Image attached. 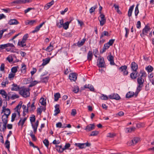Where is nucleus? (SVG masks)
I'll return each instance as SVG.
<instances>
[{
	"label": "nucleus",
	"instance_id": "c85d7f7f",
	"mask_svg": "<svg viewBox=\"0 0 154 154\" xmlns=\"http://www.w3.org/2000/svg\"><path fill=\"white\" fill-rule=\"evenodd\" d=\"M40 102L41 104L43 106H45L46 104V100L43 97L41 98L40 100Z\"/></svg>",
	"mask_w": 154,
	"mask_h": 154
},
{
	"label": "nucleus",
	"instance_id": "f03ea898",
	"mask_svg": "<svg viewBox=\"0 0 154 154\" xmlns=\"http://www.w3.org/2000/svg\"><path fill=\"white\" fill-rule=\"evenodd\" d=\"M140 74H141V75L140 76H139L137 78V83L138 84L143 85L144 82V80L143 78L146 77V73L144 71L141 70L140 72Z\"/></svg>",
	"mask_w": 154,
	"mask_h": 154
},
{
	"label": "nucleus",
	"instance_id": "7c9ffc66",
	"mask_svg": "<svg viewBox=\"0 0 154 154\" xmlns=\"http://www.w3.org/2000/svg\"><path fill=\"white\" fill-rule=\"evenodd\" d=\"M60 94L59 93H56L54 95V100L55 101H57L59 98L60 97Z\"/></svg>",
	"mask_w": 154,
	"mask_h": 154
},
{
	"label": "nucleus",
	"instance_id": "ea45409f",
	"mask_svg": "<svg viewBox=\"0 0 154 154\" xmlns=\"http://www.w3.org/2000/svg\"><path fill=\"white\" fill-rule=\"evenodd\" d=\"M49 79V77L48 76L43 78L42 79L41 82L43 83H46L48 81Z\"/></svg>",
	"mask_w": 154,
	"mask_h": 154
},
{
	"label": "nucleus",
	"instance_id": "de8ad7c7",
	"mask_svg": "<svg viewBox=\"0 0 154 154\" xmlns=\"http://www.w3.org/2000/svg\"><path fill=\"white\" fill-rule=\"evenodd\" d=\"M16 114L15 113H12V115L11 119V121L12 122H13L14 121L15 119V117H16Z\"/></svg>",
	"mask_w": 154,
	"mask_h": 154
},
{
	"label": "nucleus",
	"instance_id": "c9c22d12",
	"mask_svg": "<svg viewBox=\"0 0 154 154\" xmlns=\"http://www.w3.org/2000/svg\"><path fill=\"white\" fill-rule=\"evenodd\" d=\"M30 135L32 137V140L34 141H36L37 140L36 138L35 137L34 134H33V132L32 131H31L30 134Z\"/></svg>",
	"mask_w": 154,
	"mask_h": 154
},
{
	"label": "nucleus",
	"instance_id": "bf43d9fd",
	"mask_svg": "<svg viewBox=\"0 0 154 154\" xmlns=\"http://www.w3.org/2000/svg\"><path fill=\"white\" fill-rule=\"evenodd\" d=\"M19 96L17 94L13 95L11 98L12 100H14L16 98H18Z\"/></svg>",
	"mask_w": 154,
	"mask_h": 154
},
{
	"label": "nucleus",
	"instance_id": "09e8293b",
	"mask_svg": "<svg viewBox=\"0 0 154 154\" xmlns=\"http://www.w3.org/2000/svg\"><path fill=\"white\" fill-rule=\"evenodd\" d=\"M6 46V48L8 47H11V48H13L14 47V46L12 43H8L6 44H5Z\"/></svg>",
	"mask_w": 154,
	"mask_h": 154
},
{
	"label": "nucleus",
	"instance_id": "774afa93",
	"mask_svg": "<svg viewBox=\"0 0 154 154\" xmlns=\"http://www.w3.org/2000/svg\"><path fill=\"white\" fill-rule=\"evenodd\" d=\"M5 69V64L4 63H2L1 64L0 67V70L1 71H3Z\"/></svg>",
	"mask_w": 154,
	"mask_h": 154
},
{
	"label": "nucleus",
	"instance_id": "f257e3e1",
	"mask_svg": "<svg viewBox=\"0 0 154 154\" xmlns=\"http://www.w3.org/2000/svg\"><path fill=\"white\" fill-rule=\"evenodd\" d=\"M19 94L23 97L26 98L29 96V89L26 88L24 87H20V89L19 91Z\"/></svg>",
	"mask_w": 154,
	"mask_h": 154
},
{
	"label": "nucleus",
	"instance_id": "cd10ccee",
	"mask_svg": "<svg viewBox=\"0 0 154 154\" xmlns=\"http://www.w3.org/2000/svg\"><path fill=\"white\" fill-rule=\"evenodd\" d=\"M110 35V34L108 33L107 31H104L102 33L100 37V38H101L104 36H108Z\"/></svg>",
	"mask_w": 154,
	"mask_h": 154
},
{
	"label": "nucleus",
	"instance_id": "9d476101",
	"mask_svg": "<svg viewBox=\"0 0 154 154\" xmlns=\"http://www.w3.org/2000/svg\"><path fill=\"white\" fill-rule=\"evenodd\" d=\"M12 87L11 88L12 91H19L20 89V87L19 85H18L17 84L13 83L12 85Z\"/></svg>",
	"mask_w": 154,
	"mask_h": 154
},
{
	"label": "nucleus",
	"instance_id": "6e6d98bb",
	"mask_svg": "<svg viewBox=\"0 0 154 154\" xmlns=\"http://www.w3.org/2000/svg\"><path fill=\"white\" fill-rule=\"evenodd\" d=\"M115 39H111L109 40V42L107 43L110 46L112 45L113 44Z\"/></svg>",
	"mask_w": 154,
	"mask_h": 154
},
{
	"label": "nucleus",
	"instance_id": "f704fd0d",
	"mask_svg": "<svg viewBox=\"0 0 154 154\" xmlns=\"http://www.w3.org/2000/svg\"><path fill=\"white\" fill-rule=\"evenodd\" d=\"M35 102H33L30 106V108L29 110L30 112L33 111L35 109V106L34 105Z\"/></svg>",
	"mask_w": 154,
	"mask_h": 154
},
{
	"label": "nucleus",
	"instance_id": "052dcab7",
	"mask_svg": "<svg viewBox=\"0 0 154 154\" xmlns=\"http://www.w3.org/2000/svg\"><path fill=\"white\" fill-rule=\"evenodd\" d=\"M40 29V28L38 26H37L35 28V29L32 31V32L33 33H34L35 32H37Z\"/></svg>",
	"mask_w": 154,
	"mask_h": 154
},
{
	"label": "nucleus",
	"instance_id": "5701e85b",
	"mask_svg": "<svg viewBox=\"0 0 154 154\" xmlns=\"http://www.w3.org/2000/svg\"><path fill=\"white\" fill-rule=\"evenodd\" d=\"M134 7V5H133L131 6L129 8L128 12V16L129 17L131 16L132 15V13Z\"/></svg>",
	"mask_w": 154,
	"mask_h": 154
},
{
	"label": "nucleus",
	"instance_id": "680f3d73",
	"mask_svg": "<svg viewBox=\"0 0 154 154\" xmlns=\"http://www.w3.org/2000/svg\"><path fill=\"white\" fill-rule=\"evenodd\" d=\"M56 127L57 128H64V127H62V124L60 122H59L57 123L56 124Z\"/></svg>",
	"mask_w": 154,
	"mask_h": 154
},
{
	"label": "nucleus",
	"instance_id": "aec40b11",
	"mask_svg": "<svg viewBox=\"0 0 154 154\" xmlns=\"http://www.w3.org/2000/svg\"><path fill=\"white\" fill-rule=\"evenodd\" d=\"M0 94L4 98L7 99V94L6 92L4 90H0Z\"/></svg>",
	"mask_w": 154,
	"mask_h": 154
},
{
	"label": "nucleus",
	"instance_id": "20e7f679",
	"mask_svg": "<svg viewBox=\"0 0 154 154\" xmlns=\"http://www.w3.org/2000/svg\"><path fill=\"white\" fill-rule=\"evenodd\" d=\"M151 29L149 26L146 25L145 26L144 28L142 30V32L140 34V35L142 37H143L145 35H146L148 32Z\"/></svg>",
	"mask_w": 154,
	"mask_h": 154
},
{
	"label": "nucleus",
	"instance_id": "49530a36",
	"mask_svg": "<svg viewBox=\"0 0 154 154\" xmlns=\"http://www.w3.org/2000/svg\"><path fill=\"white\" fill-rule=\"evenodd\" d=\"M32 116L30 117V120L31 123L35 122V115H32Z\"/></svg>",
	"mask_w": 154,
	"mask_h": 154
},
{
	"label": "nucleus",
	"instance_id": "4be33fe9",
	"mask_svg": "<svg viewBox=\"0 0 154 154\" xmlns=\"http://www.w3.org/2000/svg\"><path fill=\"white\" fill-rule=\"evenodd\" d=\"M50 60L49 58H45L43 60V63L42 64V66H45L49 63Z\"/></svg>",
	"mask_w": 154,
	"mask_h": 154
},
{
	"label": "nucleus",
	"instance_id": "4468645a",
	"mask_svg": "<svg viewBox=\"0 0 154 154\" xmlns=\"http://www.w3.org/2000/svg\"><path fill=\"white\" fill-rule=\"evenodd\" d=\"M19 23L18 21L16 19H11L8 22V24L11 25H17Z\"/></svg>",
	"mask_w": 154,
	"mask_h": 154
},
{
	"label": "nucleus",
	"instance_id": "0eeeda50",
	"mask_svg": "<svg viewBox=\"0 0 154 154\" xmlns=\"http://www.w3.org/2000/svg\"><path fill=\"white\" fill-rule=\"evenodd\" d=\"M95 128L94 124H90L88 125L85 128L87 132H89L94 130Z\"/></svg>",
	"mask_w": 154,
	"mask_h": 154
},
{
	"label": "nucleus",
	"instance_id": "393cba45",
	"mask_svg": "<svg viewBox=\"0 0 154 154\" xmlns=\"http://www.w3.org/2000/svg\"><path fill=\"white\" fill-rule=\"evenodd\" d=\"M134 95V92H128L126 95V97L127 98H130L133 97Z\"/></svg>",
	"mask_w": 154,
	"mask_h": 154
},
{
	"label": "nucleus",
	"instance_id": "1a4fd4ad",
	"mask_svg": "<svg viewBox=\"0 0 154 154\" xmlns=\"http://www.w3.org/2000/svg\"><path fill=\"white\" fill-rule=\"evenodd\" d=\"M138 72L137 71H134L131 73L130 75V77L132 80L136 79L138 76Z\"/></svg>",
	"mask_w": 154,
	"mask_h": 154
},
{
	"label": "nucleus",
	"instance_id": "bb28decb",
	"mask_svg": "<svg viewBox=\"0 0 154 154\" xmlns=\"http://www.w3.org/2000/svg\"><path fill=\"white\" fill-rule=\"evenodd\" d=\"M24 0H17L13 1L12 3L16 4H24Z\"/></svg>",
	"mask_w": 154,
	"mask_h": 154
},
{
	"label": "nucleus",
	"instance_id": "2eb2a0df",
	"mask_svg": "<svg viewBox=\"0 0 154 154\" xmlns=\"http://www.w3.org/2000/svg\"><path fill=\"white\" fill-rule=\"evenodd\" d=\"M107 59L110 61V63L111 65H114L115 64L113 60L114 57L112 55H110L107 57Z\"/></svg>",
	"mask_w": 154,
	"mask_h": 154
},
{
	"label": "nucleus",
	"instance_id": "c756f323",
	"mask_svg": "<svg viewBox=\"0 0 154 154\" xmlns=\"http://www.w3.org/2000/svg\"><path fill=\"white\" fill-rule=\"evenodd\" d=\"M146 70L149 72H152L153 69V67L149 65L146 68Z\"/></svg>",
	"mask_w": 154,
	"mask_h": 154
},
{
	"label": "nucleus",
	"instance_id": "6ab92c4d",
	"mask_svg": "<svg viewBox=\"0 0 154 154\" xmlns=\"http://www.w3.org/2000/svg\"><path fill=\"white\" fill-rule=\"evenodd\" d=\"M75 145L79 148V149H82L85 148V144L84 143H75Z\"/></svg>",
	"mask_w": 154,
	"mask_h": 154
},
{
	"label": "nucleus",
	"instance_id": "7ed1b4c3",
	"mask_svg": "<svg viewBox=\"0 0 154 154\" xmlns=\"http://www.w3.org/2000/svg\"><path fill=\"white\" fill-rule=\"evenodd\" d=\"M105 62L104 58L102 57H100L98 58L97 65L99 68H105Z\"/></svg>",
	"mask_w": 154,
	"mask_h": 154
},
{
	"label": "nucleus",
	"instance_id": "338daca9",
	"mask_svg": "<svg viewBox=\"0 0 154 154\" xmlns=\"http://www.w3.org/2000/svg\"><path fill=\"white\" fill-rule=\"evenodd\" d=\"M42 111V109L40 108H38L37 110V113H39L40 115H41Z\"/></svg>",
	"mask_w": 154,
	"mask_h": 154
},
{
	"label": "nucleus",
	"instance_id": "c03bdc74",
	"mask_svg": "<svg viewBox=\"0 0 154 154\" xmlns=\"http://www.w3.org/2000/svg\"><path fill=\"white\" fill-rule=\"evenodd\" d=\"M17 71V67H13L11 69V72L12 73H15Z\"/></svg>",
	"mask_w": 154,
	"mask_h": 154
},
{
	"label": "nucleus",
	"instance_id": "e433bc0d",
	"mask_svg": "<svg viewBox=\"0 0 154 154\" xmlns=\"http://www.w3.org/2000/svg\"><path fill=\"white\" fill-rule=\"evenodd\" d=\"M133 142L134 145L136 144L140 140V138L138 137H135L133 138L132 140Z\"/></svg>",
	"mask_w": 154,
	"mask_h": 154
},
{
	"label": "nucleus",
	"instance_id": "8fccbe9b",
	"mask_svg": "<svg viewBox=\"0 0 154 154\" xmlns=\"http://www.w3.org/2000/svg\"><path fill=\"white\" fill-rule=\"evenodd\" d=\"M79 88L78 86H76V87H75L72 91L75 93H77L78 92H79Z\"/></svg>",
	"mask_w": 154,
	"mask_h": 154
},
{
	"label": "nucleus",
	"instance_id": "f8f14e48",
	"mask_svg": "<svg viewBox=\"0 0 154 154\" xmlns=\"http://www.w3.org/2000/svg\"><path fill=\"white\" fill-rule=\"evenodd\" d=\"M143 86V85L138 84V86L137 88L136 91L134 94L135 97H137L138 93L141 90Z\"/></svg>",
	"mask_w": 154,
	"mask_h": 154
},
{
	"label": "nucleus",
	"instance_id": "79ce46f5",
	"mask_svg": "<svg viewBox=\"0 0 154 154\" xmlns=\"http://www.w3.org/2000/svg\"><path fill=\"white\" fill-rule=\"evenodd\" d=\"M99 134V132L98 131H95L91 132L90 134V136H96Z\"/></svg>",
	"mask_w": 154,
	"mask_h": 154
},
{
	"label": "nucleus",
	"instance_id": "412c9836",
	"mask_svg": "<svg viewBox=\"0 0 154 154\" xmlns=\"http://www.w3.org/2000/svg\"><path fill=\"white\" fill-rule=\"evenodd\" d=\"M93 57V54L92 51H89L88 54L87 59L90 61L92 60Z\"/></svg>",
	"mask_w": 154,
	"mask_h": 154
},
{
	"label": "nucleus",
	"instance_id": "37998d69",
	"mask_svg": "<svg viewBox=\"0 0 154 154\" xmlns=\"http://www.w3.org/2000/svg\"><path fill=\"white\" fill-rule=\"evenodd\" d=\"M23 103V102L21 101H20L18 105H17L16 106V107H15V109L17 111V109L18 110V109H19H19H20L21 107V106H22V104Z\"/></svg>",
	"mask_w": 154,
	"mask_h": 154
},
{
	"label": "nucleus",
	"instance_id": "69168bd1",
	"mask_svg": "<svg viewBox=\"0 0 154 154\" xmlns=\"http://www.w3.org/2000/svg\"><path fill=\"white\" fill-rule=\"evenodd\" d=\"M28 37V34H26L23 36L22 40L26 42Z\"/></svg>",
	"mask_w": 154,
	"mask_h": 154
},
{
	"label": "nucleus",
	"instance_id": "9b49d317",
	"mask_svg": "<svg viewBox=\"0 0 154 154\" xmlns=\"http://www.w3.org/2000/svg\"><path fill=\"white\" fill-rule=\"evenodd\" d=\"M69 79L71 81H75L77 79V76L75 73H71L69 75Z\"/></svg>",
	"mask_w": 154,
	"mask_h": 154
},
{
	"label": "nucleus",
	"instance_id": "864d4df0",
	"mask_svg": "<svg viewBox=\"0 0 154 154\" xmlns=\"http://www.w3.org/2000/svg\"><path fill=\"white\" fill-rule=\"evenodd\" d=\"M76 114V111L75 109H73L71 113V115L74 116Z\"/></svg>",
	"mask_w": 154,
	"mask_h": 154
},
{
	"label": "nucleus",
	"instance_id": "72a5a7b5",
	"mask_svg": "<svg viewBox=\"0 0 154 154\" xmlns=\"http://www.w3.org/2000/svg\"><path fill=\"white\" fill-rule=\"evenodd\" d=\"M5 147L6 148L8 149V151H9V148H10V142L8 140H6V141L5 142Z\"/></svg>",
	"mask_w": 154,
	"mask_h": 154
},
{
	"label": "nucleus",
	"instance_id": "13d9d810",
	"mask_svg": "<svg viewBox=\"0 0 154 154\" xmlns=\"http://www.w3.org/2000/svg\"><path fill=\"white\" fill-rule=\"evenodd\" d=\"M35 8H28L27 9L25 10L24 11V12L25 14L26 13H27L29 12L31 10H35Z\"/></svg>",
	"mask_w": 154,
	"mask_h": 154
},
{
	"label": "nucleus",
	"instance_id": "473e14b6",
	"mask_svg": "<svg viewBox=\"0 0 154 154\" xmlns=\"http://www.w3.org/2000/svg\"><path fill=\"white\" fill-rule=\"evenodd\" d=\"M15 75V74L13 73H10L9 74L8 78L10 80H12L14 78Z\"/></svg>",
	"mask_w": 154,
	"mask_h": 154
},
{
	"label": "nucleus",
	"instance_id": "f3484780",
	"mask_svg": "<svg viewBox=\"0 0 154 154\" xmlns=\"http://www.w3.org/2000/svg\"><path fill=\"white\" fill-rule=\"evenodd\" d=\"M36 21L34 20H27L25 21V23L26 25L29 24L30 26L32 25L34 23H36Z\"/></svg>",
	"mask_w": 154,
	"mask_h": 154
},
{
	"label": "nucleus",
	"instance_id": "a878e982",
	"mask_svg": "<svg viewBox=\"0 0 154 154\" xmlns=\"http://www.w3.org/2000/svg\"><path fill=\"white\" fill-rule=\"evenodd\" d=\"M71 22V21L69 22L67 21L65 22L62 26L63 28L65 29H67L69 27V24Z\"/></svg>",
	"mask_w": 154,
	"mask_h": 154
},
{
	"label": "nucleus",
	"instance_id": "6e6552de",
	"mask_svg": "<svg viewBox=\"0 0 154 154\" xmlns=\"http://www.w3.org/2000/svg\"><path fill=\"white\" fill-rule=\"evenodd\" d=\"M109 98L111 99L119 100L120 99L119 96L117 94H113L109 96Z\"/></svg>",
	"mask_w": 154,
	"mask_h": 154
},
{
	"label": "nucleus",
	"instance_id": "423d86ee",
	"mask_svg": "<svg viewBox=\"0 0 154 154\" xmlns=\"http://www.w3.org/2000/svg\"><path fill=\"white\" fill-rule=\"evenodd\" d=\"M127 66H121L119 68V70L121 72H123L124 75H127L128 74V72L126 70Z\"/></svg>",
	"mask_w": 154,
	"mask_h": 154
},
{
	"label": "nucleus",
	"instance_id": "5fc2aeb1",
	"mask_svg": "<svg viewBox=\"0 0 154 154\" xmlns=\"http://www.w3.org/2000/svg\"><path fill=\"white\" fill-rule=\"evenodd\" d=\"M125 29L126 31V33L125 36L126 38H127L128 37V35L129 34V29H128L127 28H125Z\"/></svg>",
	"mask_w": 154,
	"mask_h": 154
},
{
	"label": "nucleus",
	"instance_id": "a211bd4d",
	"mask_svg": "<svg viewBox=\"0 0 154 154\" xmlns=\"http://www.w3.org/2000/svg\"><path fill=\"white\" fill-rule=\"evenodd\" d=\"M54 3V0H52L51 2L48 3L44 7L45 9L47 10L51 6L53 5Z\"/></svg>",
	"mask_w": 154,
	"mask_h": 154
},
{
	"label": "nucleus",
	"instance_id": "ddd939ff",
	"mask_svg": "<svg viewBox=\"0 0 154 154\" xmlns=\"http://www.w3.org/2000/svg\"><path fill=\"white\" fill-rule=\"evenodd\" d=\"M131 69L134 71H137L138 69V65L134 62H132L131 63Z\"/></svg>",
	"mask_w": 154,
	"mask_h": 154
},
{
	"label": "nucleus",
	"instance_id": "b1692460",
	"mask_svg": "<svg viewBox=\"0 0 154 154\" xmlns=\"http://www.w3.org/2000/svg\"><path fill=\"white\" fill-rule=\"evenodd\" d=\"M26 42L22 39L21 41H19L18 42L17 45L21 47H23L26 46V44H25Z\"/></svg>",
	"mask_w": 154,
	"mask_h": 154
},
{
	"label": "nucleus",
	"instance_id": "a19ab883",
	"mask_svg": "<svg viewBox=\"0 0 154 154\" xmlns=\"http://www.w3.org/2000/svg\"><path fill=\"white\" fill-rule=\"evenodd\" d=\"M97 5H95L94 7H92L90 9V13H92L97 8Z\"/></svg>",
	"mask_w": 154,
	"mask_h": 154
},
{
	"label": "nucleus",
	"instance_id": "0e129e2a",
	"mask_svg": "<svg viewBox=\"0 0 154 154\" xmlns=\"http://www.w3.org/2000/svg\"><path fill=\"white\" fill-rule=\"evenodd\" d=\"M26 65L23 64V65L22 64V66L21 67V71H22L23 70L24 72H26Z\"/></svg>",
	"mask_w": 154,
	"mask_h": 154
},
{
	"label": "nucleus",
	"instance_id": "a18cd8bd",
	"mask_svg": "<svg viewBox=\"0 0 154 154\" xmlns=\"http://www.w3.org/2000/svg\"><path fill=\"white\" fill-rule=\"evenodd\" d=\"M4 116L3 115L2 116V120L3 123L7 124L8 123V119L5 117L4 118Z\"/></svg>",
	"mask_w": 154,
	"mask_h": 154
},
{
	"label": "nucleus",
	"instance_id": "3c124183",
	"mask_svg": "<svg viewBox=\"0 0 154 154\" xmlns=\"http://www.w3.org/2000/svg\"><path fill=\"white\" fill-rule=\"evenodd\" d=\"M53 46L51 45V44H50V45L47 47L46 49V50L48 51H51L53 49Z\"/></svg>",
	"mask_w": 154,
	"mask_h": 154
},
{
	"label": "nucleus",
	"instance_id": "603ef678",
	"mask_svg": "<svg viewBox=\"0 0 154 154\" xmlns=\"http://www.w3.org/2000/svg\"><path fill=\"white\" fill-rule=\"evenodd\" d=\"M70 146V144L69 143H66L64 147L63 148V150H64L66 149L69 148Z\"/></svg>",
	"mask_w": 154,
	"mask_h": 154
},
{
	"label": "nucleus",
	"instance_id": "39448f33",
	"mask_svg": "<svg viewBox=\"0 0 154 154\" xmlns=\"http://www.w3.org/2000/svg\"><path fill=\"white\" fill-rule=\"evenodd\" d=\"M100 20L99 19L98 17L99 20L100 22V24L101 26H103L106 23V19L105 18V15L103 14H101L99 17Z\"/></svg>",
	"mask_w": 154,
	"mask_h": 154
},
{
	"label": "nucleus",
	"instance_id": "e2e57ef3",
	"mask_svg": "<svg viewBox=\"0 0 154 154\" xmlns=\"http://www.w3.org/2000/svg\"><path fill=\"white\" fill-rule=\"evenodd\" d=\"M101 99L102 100H106L108 99V97L106 95L103 94L102 96L101 97Z\"/></svg>",
	"mask_w": 154,
	"mask_h": 154
},
{
	"label": "nucleus",
	"instance_id": "2f4dec72",
	"mask_svg": "<svg viewBox=\"0 0 154 154\" xmlns=\"http://www.w3.org/2000/svg\"><path fill=\"white\" fill-rule=\"evenodd\" d=\"M85 41L86 39L83 38L81 42H79V41L77 43V45L78 46H81L83 45H84Z\"/></svg>",
	"mask_w": 154,
	"mask_h": 154
},
{
	"label": "nucleus",
	"instance_id": "4c0bfd02",
	"mask_svg": "<svg viewBox=\"0 0 154 154\" xmlns=\"http://www.w3.org/2000/svg\"><path fill=\"white\" fill-rule=\"evenodd\" d=\"M43 143L46 147H48L49 145V142L47 139H45L43 141Z\"/></svg>",
	"mask_w": 154,
	"mask_h": 154
},
{
	"label": "nucleus",
	"instance_id": "58836bf2",
	"mask_svg": "<svg viewBox=\"0 0 154 154\" xmlns=\"http://www.w3.org/2000/svg\"><path fill=\"white\" fill-rule=\"evenodd\" d=\"M39 82H38L36 81H34L30 83V84L29 85V87H33V86H35V85L37 83H39Z\"/></svg>",
	"mask_w": 154,
	"mask_h": 154
},
{
	"label": "nucleus",
	"instance_id": "dca6fc26",
	"mask_svg": "<svg viewBox=\"0 0 154 154\" xmlns=\"http://www.w3.org/2000/svg\"><path fill=\"white\" fill-rule=\"evenodd\" d=\"M59 104H56L55 106V110H54V112H55V114H54V115L56 116L57 115L58 113L60 112V110L59 108Z\"/></svg>",
	"mask_w": 154,
	"mask_h": 154
},
{
	"label": "nucleus",
	"instance_id": "4d7b16f0",
	"mask_svg": "<svg viewBox=\"0 0 154 154\" xmlns=\"http://www.w3.org/2000/svg\"><path fill=\"white\" fill-rule=\"evenodd\" d=\"M6 29H3L1 30H0V39H1L2 36L4 32L6 31Z\"/></svg>",
	"mask_w": 154,
	"mask_h": 154
}]
</instances>
